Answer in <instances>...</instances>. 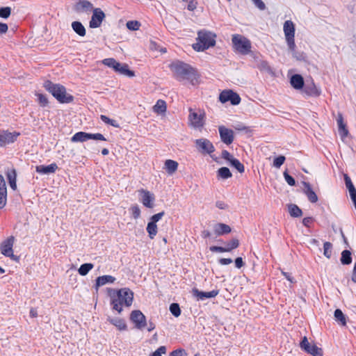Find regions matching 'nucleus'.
I'll return each instance as SVG.
<instances>
[{"instance_id": "nucleus-1", "label": "nucleus", "mask_w": 356, "mask_h": 356, "mask_svg": "<svg viewBox=\"0 0 356 356\" xmlns=\"http://www.w3.org/2000/svg\"><path fill=\"white\" fill-rule=\"evenodd\" d=\"M108 296L111 298V305L113 309L116 310L118 313L122 312V305L130 307L134 300V292L129 288L110 289Z\"/></svg>"}, {"instance_id": "nucleus-2", "label": "nucleus", "mask_w": 356, "mask_h": 356, "mask_svg": "<svg viewBox=\"0 0 356 356\" xmlns=\"http://www.w3.org/2000/svg\"><path fill=\"white\" fill-rule=\"evenodd\" d=\"M43 87L60 104H69L74 101V97L67 93L66 88L61 84L47 80L44 82Z\"/></svg>"}, {"instance_id": "nucleus-3", "label": "nucleus", "mask_w": 356, "mask_h": 356, "mask_svg": "<svg viewBox=\"0 0 356 356\" xmlns=\"http://www.w3.org/2000/svg\"><path fill=\"white\" fill-rule=\"evenodd\" d=\"M170 70L174 73L178 80L187 79L192 84H194V80H197V73L195 70L190 65L181 61H177L170 65Z\"/></svg>"}, {"instance_id": "nucleus-4", "label": "nucleus", "mask_w": 356, "mask_h": 356, "mask_svg": "<svg viewBox=\"0 0 356 356\" xmlns=\"http://www.w3.org/2000/svg\"><path fill=\"white\" fill-rule=\"evenodd\" d=\"M216 34L211 31L201 30L197 32V42L193 44V48L197 51H203L216 44Z\"/></svg>"}, {"instance_id": "nucleus-5", "label": "nucleus", "mask_w": 356, "mask_h": 356, "mask_svg": "<svg viewBox=\"0 0 356 356\" xmlns=\"http://www.w3.org/2000/svg\"><path fill=\"white\" fill-rule=\"evenodd\" d=\"M232 43L234 48L242 54H247L250 51L251 44L250 41L238 34L233 35Z\"/></svg>"}, {"instance_id": "nucleus-6", "label": "nucleus", "mask_w": 356, "mask_h": 356, "mask_svg": "<svg viewBox=\"0 0 356 356\" xmlns=\"http://www.w3.org/2000/svg\"><path fill=\"white\" fill-rule=\"evenodd\" d=\"M88 140H103L106 141V139L104 136L103 134L100 133L91 134L86 133L83 131H79L74 134V136L71 138V141L72 143H78V142H86Z\"/></svg>"}, {"instance_id": "nucleus-7", "label": "nucleus", "mask_w": 356, "mask_h": 356, "mask_svg": "<svg viewBox=\"0 0 356 356\" xmlns=\"http://www.w3.org/2000/svg\"><path fill=\"white\" fill-rule=\"evenodd\" d=\"M205 113L204 111H195L192 108H189L188 120L190 125L195 129H201L204 125Z\"/></svg>"}, {"instance_id": "nucleus-8", "label": "nucleus", "mask_w": 356, "mask_h": 356, "mask_svg": "<svg viewBox=\"0 0 356 356\" xmlns=\"http://www.w3.org/2000/svg\"><path fill=\"white\" fill-rule=\"evenodd\" d=\"M283 31L288 47L293 48L295 46V25L291 20L284 23Z\"/></svg>"}, {"instance_id": "nucleus-9", "label": "nucleus", "mask_w": 356, "mask_h": 356, "mask_svg": "<svg viewBox=\"0 0 356 356\" xmlns=\"http://www.w3.org/2000/svg\"><path fill=\"white\" fill-rule=\"evenodd\" d=\"M195 146L197 150L202 154L211 155L215 151L213 143L209 139L204 138L196 139Z\"/></svg>"}, {"instance_id": "nucleus-10", "label": "nucleus", "mask_w": 356, "mask_h": 356, "mask_svg": "<svg viewBox=\"0 0 356 356\" xmlns=\"http://www.w3.org/2000/svg\"><path fill=\"white\" fill-rule=\"evenodd\" d=\"M300 348L306 352L308 354H310L313 356H323V351L322 348L318 347L316 344H311L307 338V337H304L300 343Z\"/></svg>"}, {"instance_id": "nucleus-11", "label": "nucleus", "mask_w": 356, "mask_h": 356, "mask_svg": "<svg viewBox=\"0 0 356 356\" xmlns=\"http://www.w3.org/2000/svg\"><path fill=\"white\" fill-rule=\"evenodd\" d=\"M219 100L222 103L230 102L232 105H238L241 102V97L236 92L232 90H225L220 92Z\"/></svg>"}, {"instance_id": "nucleus-12", "label": "nucleus", "mask_w": 356, "mask_h": 356, "mask_svg": "<svg viewBox=\"0 0 356 356\" xmlns=\"http://www.w3.org/2000/svg\"><path fill=\"white\" fill-rule=\"evenodd\" d=\"M19 132H10L8 130H0V147H5L15 143L18 136Z\"/></svg>"}, {"instance_id": "nucleus-13", "label": "nucleus", "mask_w": 356, "mask_h": 356, "mask_svg": "<svg viewBox=\"0 0 356 356\" xmlns=\"http://www.w3.org/2000/svg\"><path fill=\"white\" fill-rule=\"evenodd\" d=\"M130 320L138 330H142L147 325L146 317L140 310L132 311Z\"/></svg>"}, {"instance_id": "nucleus-14", "label": "nucleus", "mask_w": 356, "mask_h": 356, "mask_svg": "<svg viewBox=\"0 0 356 356\" xmlns=\"http://www.w3.org/2000/svg\"><path fill=\"white\" fill-rule=\"evenodd\" d=\"M218 131L220 140L223 143L229 145L233 143L234 140V132L232 129L221 125L218 127Z\"/></svg>"}, {"instance_id": "nucleus-15", "label": "nucleus", "mask_w": 356, "mask_h": 356, "mask_svg": "<svg viewBox=\"0 0 356 356\" xmlns=\"http://www.w3.org/2000/svg\"><path fill=\"white\" fill-rule=\"evenodd\" d=\"M239 246V241L237 238H232L226 243L225 247L213 245L209 248L212 252H231L232 250Z\"/></svg>"}, {"instance_id": "nucleus-16", "label": "nucleus", "mask_w": 356, "mask_h": 356, "mask_svg": "<svg viewBox=\"0 0 356 356\" xmlns=\"http://www.w3.org/2000/svg\"><path fill=\"white\" fill-rule=\"evenodd\" d=\"M104 17L105 14L100 8H95L89 22L90 27L92 29L99 27Z\"/></svg>"}, {"instance_id": "nucleus-17", "label": "nucleus", "mask_w": 356, "mask_h": 356, "mask_svg": "<svg viewBox=\"0 0 356 356\" xmlns=\"http://www.w3.org/2000/svg\"><path fill=\"white\" fill-rule=\"evenodd\" d=\"M301 184L303 186L302 191L307 195V199L312 203H316L318 201V196L314 191L309 183L302 181Z\"/></svg>"}, {"instance_id": "nucleus-18", "label": "nucleus", "mask_w": 356, "mask_h": 356, "mask_svg": "<svg viewBox=\"0 0 356 356\" xmlns=\"http://www.w3.org/2000/svg\"><path fill=\"white\" fill-rule=\"evenodd\" d=\"M140 192L142 194L141 202L143 205L147 208H153L154 201V195L150 192L145 190H141Z\"/></svg>"}, {"instance_id": "nucleus-19", "label": "nucleus", "mask_w": 356, "mask_h": 356, "mask_svg": "<svg viewBox=\"0 0 356 356\" xmlns=\"http://www.w3.org/2000/svg\"><path fill=\"white\" fill-rule=\"evenodd\" d=\"M219 293L218 290H212L211 291L204 292L200 291L197 289H193V294L197 298L198 300H203L207 298H211L216 297Z\"/></svg>"}, {"instance_id": "nucleus-20", "label": "nucleus", "mask_w": 356, "mask_h": 356, "mask_svg": "<svg viewBox=\"0 0 356 356\" xmlns=\"http://www.w3.org/2000/svg\"><path fill=\"white\" fill-rule=\"evenodd\" d=\"M14 240V236H11L1 244L0 249L2 254L6 256L8 254L10 253V252H13Z\"/></svg>"}, {"instance_id": "nucleus-21", "label": "nucleus", "mask_w": 356, "mask_h": 356, "mask_svg": "<svg viewBox=\"0 0 356 356\" xmlns=\"http://www.w3.org/2000/svg\"><path fill=\"white\" fill-rule=\"evenodd\" d=\"M303 91L309 96L318 97L321 94V90L316 86L314 83H307L304 84Z\"/></svg>"}, {"instance_id": "nucleus-22", "label": "nucleus", "mask_w": 356, "mask_h": 356, "mask_svg": "<svg viewBox=\"0 0 356 356\" xmlns=\"http://www.w3.org/2000/svg\"><path fill=\"white\" fill-rule=\"evenodd\" d=\"M7 203V187L5 179H0V209L5 207Z\"/></svg>"}, {"instance_id": "nucleus-23", "label": "nucleus", "mask_w": 356, "mask_h": 356, "mask_svg": "<svg viewBox=\"0 0 356 356\" xmlns=\"http://www.w3.org/2000/svg\"><path fill=\"white\" fill-rule=\"evenodd\" d=\"M213 230L217 236H222L230 233L232 229L228 225L219 222L214 225Z\"/></svg>"}, {"instance_id": "nucleus-24", "label": "nucleus", "mask_w": 356, "mask_h": 356, "mask_svg": "<svg viewBox=\"0 0 356 356\" xmlns=\"http://www.w3.org/2000/svg\"><path fill=\"white\" fill-rule=\"evenodd\" d=\"M290 83L293 88L300 90L303 88L305 82L303 77L300 74H296L291 76Z\"/></svg>"}, {"instance_id": "nucleus-25", "label": "nucleus", "mask_w": 356, "mask_h": 356, "mask_svg": "<svg viewBox=\"0 0 356 356\" xmlns=\"http://www.w3.org/2000/svg\"><path fill=\"white\" fill-rule=\"evenodd\" d=\"M92 4L87 0H80L75 5V10L79 13L90 11Z\"/></svg>"}, {"instance_id": "nucleus-26", "label": "nucleus", "mask_w": 356, "mask_h": 356, "mask_svg": "<svg viewBox=\"0 0 356 356\" xmlns=\"http://www.w3.org/2000/svg\"><path fill=\"white\" fill-rule=\"evenodd\" d=\"M107 321L120 331L127 329V323L122 318L108 317Z\"/></svg>"}, {"instance_id": "nucleus-27", "label": "nucleus", "mask_w": 356, "mask_h": 356, "mask_svg": "<svg viewBox=\"0 0 356 356\" xmlns=\"http://www.w3.org/2000/svg\"><path fill=\"white\" fill-rule=\"evenodd\" d=\"M115 277L112 275H102L97 277L96 282H95V286L96 288H98L99 286H102L103 285H105L106 284L110 283L112 284L115 281Z\"/></svg>"}, {"instance_id": "nucleus-28", "label": "nucleus", "mask_w": 356, "mask_h": 356, "mask_svg": "<svg viewBox=\"0 0 356 356\" xmlns=\"http://www.w3.org/2000/svg\"><path fill=\"white\" fill-rule=\"evenodd\" d=\"M257 67L261 72H266L270 76H275V72L266 60H260L257 62Z\"/></svg>"}, {"instance_id": "nucleus-29", "label": "nucleus", "mask_w": 356, "mask_h": 356, "mask_svg": "<svg viewBox=\"0 0 356 356\" xmlns=\"http://www.w3.org/2000/svg\"><path fill=\"white\" fill-rule=\"evenodd\" d=\"M345 184L356 209V188L352 182V179H345Z\"/></svg>"}, {"instance_id": "nucleus-30", "label": "nucleus", "mask_w": 356, "mask_h": 356, "mask_svg": "<svg viewBox=\"0 0 356 356\" xmlns=\"http://www.w3.org/2000/svg\"><path fill=\"white\" fill-rule=\"evenodd\" d=\"M58 168L57 165L54 163L48 165H40L36 167V171L41 174H49L56 171Z\"/></svg>"}, {"instance_id": "nucleus-31", "label": "nucleus", "mask_w": 356, "mask_h": 356, "mask_svg": "<svg viewBox=\"0 0 356 356\" xmlns=\"http://www.w3.org/2000/svg\"><path fill=\"white\" fill-rule=\"evenodd\" d=\"M72 28L73 31L79 36L83 37L86 35V31L81 22L78 21L73 22L72 23Z\"/></svg>"}, {"instance_id": "nucleus-32", "label": "nucleus", "mask_w": 356, "mask_h": 356, "mask_svg": "<svg viewBox=\"0 0 356 356\" xmlns=\"http://www.w3.org/2000/svg\"><path fill=\"white\" fill-rule=\"evenodd\" d=\"M288 211L293 218H299L302 215V211L295 204H289L287 205Z\"/></svg>"}, {"instance_id": "nucleus-33", "label": "nucleus", "mask_w": 356, "mask_h": 356, "mask_svg": "<svg viewBox=\"0 0 356 356\" xmlns=\"http://www.w3.org/2000/svg\"><path fill=\"white\" fill-rule=\"evenodd\" d=\"M178 163L174 160L168 159L165 162V168L169 175H172L177 169Z\"/></svg>"}, {"instance_id": "nucleus-34", "label": "nucleus", "mask_w": 356, "mask_h": 356, "mask_svg": "<svg viewBox=\"0 0 356 356\" xmlns=\"http://www.w3.org/2000/svg\"><path fill=\"white\" fill-rule=\"evenodd\" d=\"M166 103L162 99H159L153 106V111L157 114H163L166 111Z\"/></svg>"}, {"instance_id": "nucleus-35", "label": "nucleus", "mask_w": 356, "mask_h": 356, "mask_svg": "<svg viewBox=\"0 0 356 356\" xmlns=\"http://www.w3.org/2000/svg\"><path fill=\"white\" fill-rule=\"evenodd\" d=\"M296 45L293 47V48L289 47V51L292 54V56L294 58H296L297 60L300 61H306L307 60V56L306 54L302 51H298L296 49Z\"/></svg>"}, {"instance_id": "nucleus-36", "label": "nucleus", "mask_w": 356, "mask_h": 356, "mask_svg": "<svg viewBox=\"0 0 356 356\" xmlns=\"http://www.w3.org/2000/svg\"><path fill=\"white\" fill-rule=\"evenodd\" d=\"M352 254L348 250H344L341 252L340 261L343 265H349L352 263Z\"/></svg>"}, {"instance_id": "nucleus-37", "label": "nucleus", "mask_w": 356, "mask_h": 356, "mask_svg": "<svg viewBox=\"0 0 356 356\" xmlns=\"http://www.w3.org/2000/svg\"><path fill=\"white\" fill-rule=\"evenodd\" d=\"M334 316L335 321L338 323H339L340 325H341L343 326L346 325V316L343 314V313L342 312V311L340 309H337L334 311Z\"/></svg>"}, {"instance_id": "nucleus-38", "label": "nucleus", "mask_w": 356, "mask_h": 356, "mask_svg": "<svg viewBox=\"0 0 356 356\" xmlns=\"http://www.w3.org/2000/svg\"><path fill=\"white\" fill-rule=\"evenodd\" d=\"M146 230L148 233L149 237L153 239L157 234L158 228L156 224L149 222L147 225Z\"/></svg>"}, {"instance_id": "nucleus-39", "label": "nucleus", "mask_w": 356, "mask_h": 356, "mask_svg": "<svg viewBox=\"0 0 356 356\" xmlns=\"http://www.w3.org/2000/svg\"><path fill=\"white\" fill-rule=\"evenodd\" d=\"M35 95L38 97L37 101L41 107H47L49 105V100L47 97L42 93L35 92Z\"/></svg>"}, {"instance_id": "nucleus-40", "label": "nucleus", "mask_w": 356, "mask_h": 356, "mask_svg": "<svg viewBox=\"0 0 356 356\" xmlns=\"http://www.w3.org/2000/svg\"><path fill=\"white\" fill-rule=\"evenodd\" d=\"M93 267H94V265L92 264L86 263V264L81 265V266L78 269V272L81 275L85 276L88 273V272L90 270H92L93 268Z\"/></svg>"}, {"instance_id": "nucleus-41", "label": "nucleus", "mask_w": 356, "mask_h": 356, "mask_svg": "<svg viewBox=\"0 0 356 356\" xmlns=\"http://www.w3.org/2000/svg\"><path fill=\"white\" fill-rule=\"evenodd\" d=\"M120 74L126 75L129 77H133L135 76V73L134 71L130 70L129 69V66L126 63H123L122 67L119 68V70L118 72Z\"/></svg>"}, {"instance_id": "nucleus-42", "label": "nucleus", "mask_w": 356, "mask_h": 356, "mask_svg": "<svg viewBox=\"0 0 356 356\" xmlns=\"http://www.w3.org/2000/svg\"><path fill=\"white\" fill-rule=\"evenodd\" d=\"M230 165L236 169L239 172H244V165L237 159L233 158L229 161Z\"/></svg>"}, {"instance_id": "nucleus-43", "label": "nucleus", "mask_w": 356, "mask_h": 356, "mask_svg": "<svg viewBox=\"0 0 356 356\" xmlns=\"http://www.w3.org/2000/svg\"><path fill=\"white\" fill-rule=\"evenodd\" d=\"M338 131L342 140L346 138L349 134L348 130L346 127V124L345 122L338 126Z\"/></svg>"}, {"instance_id": "nucleus-44", "label": "nucleus", "mask_w": 356, "mask_h": 356, "mask_svg": "<svg viewBox=\"0 0 356 356\" xmlns=\"http://www.w3.org/2000/svg\"><path fill=\"white\" fill-rule=\"evenodd\" d=\"M170 312L171 314L175 316L178 317L181 314V309L178 303L173 302L170 305Z\"/></svg>"}, {"instance_id": "nucleus-45", "label": "nucleus", "mask_w": 356, "mask_h": 356, "mask_svg": "<svg viewBox=\"0 0 356 356\" xmlns=\"http://www.w3.org/2000/svg\"><path fill=\"white\" fill-rule=\"evenodd\" d=\"M332 244L330 242H325L323 244V254L327 259L332 256Z\"/></svg>"}, {"instance_id": "nucleus-46", "label": "nucleus", "mask_w": 356, "mask_h": 356, "mask_svg": "<svg viewBox=\"0 0 356 356\" xmlns=\"http://www.w3.org/2000/svg\"><path fill=\"white\" fill-rule=\"evenodd\" d=\"M218 176L221 178H229L232 177V173L228 168L222 167L218 171Z\"/></svg>"}, {"instance_id": "nucleus-47", "label": "nucleus", "mask_w": 356, "mask_h": 356, "mask_svg": "<svg viewBox=\"0 0 356 356\" xmlns=\"http://www.w3.org/2000/svg\"><path fill=\"white\" fill-rule=\"evenodd\" d=\"M100 119L106 124H110L114 127H119V124L117 123V122L115 120H113V119H111L109 118L108 117L104 115H100Z\"/></svg>"}, {"instance_id": "nucleus-48", "label": "nucleus", "mask_w": 356, "mask_h": 356, "mask_svg": "<svg viewBox=\"0 0 356 356\" xmlns=\"http://www.w3.org/2000/svg\"><path fill=\"white\" fill-rule=\"evenodd\" d=\"M11 14V8L10 7H2L0 8V17L3 19H7L10 17Z\"/></svg>"}, {"instance_id": "nucleus-49", "label": "nucleus", "mask_w": 356, "mask_h": 356, "mask_svg": "<svg viewBox=\"0 0 356 356\" xmlns=\"http://www.w3.org/2000/svg\"><path fill=\"white\" fill-rule=\"evenodd\" d=\"M130 211L134 219H138L140 216V209L137 204L131 206Z\"/></svg>"}, {"instance_id": "nucleus-50", "label": "nucleus", "mask_w": 356, "mask_h": 356, "mask_svg": "<svg viewBox=\"0 0 356 356\" xmlns=\"http://www.w3.org/2000/svg\"><path fill=\"white\" fill-rule=\"evenodd\" d=\"M140 24L138 21H129L127 22V27L131 31H137L139 29Z\"/></svg>"}, {"instance_id": "nucleus-51", "label": "nucleus", "mask_w": 356, "mask_h": 356, "mask_svg": "<svg viewBox=\"0 0 356 356\" xmlns=\"http://www.w3.org/2000/svg\"><path fill=\"white\" fill-rule=\"evenodd\" d=\"M4 172L6 178H16L17 177L15 169L13 167H8L5 169Z\"/></svg>"}, {"instance_id": "nucleus-52", "label": "nucleus", "mask_w": 356, "mask_h": 356, "mask_svg": "<svg viewBox=\"0 0 356 356\" xmlns=\"http://www.w3.org/2000/svg\"><path fill=\"white\" fill-rule=\"evenodd\" d=\"M115 63L116 60L113 58H105L102 60V63L104 65L108 66L112 69L114 68Z\"/></svg>"}, {"instance_id": "nucleus-53", "label": "nucleus", "mask_w": 356, "mask_h": 356, "mask_svg": "<svg viewBox=\"0 0 356 356\" xmlns=\"http://www.w3.org/2000/svg\"><path fill=\"white\" fill-rule=\"evenodd\" d=\"M285 157L284 156H279L273 161V165L276 168H280L284 162Z\"/></svg>"}, {"instance_id": "nucleus-54", "label": "nucleus", "mask_w": 356, "mask_h": 356, "mask_svg": "<svg viewBox=\"0 0 356 356\" xmlns=\"http://www.w3.org/2000/svg\"><path fill=\"white\" fill-rule=\"evenodd\" d=\"M164 215H165V212L164 211H161V212H159V213H158L156 214H154V215H153L150 218V222L156 224V222L159 220H160Z\"/></svg>"}, {"instance_id": "nucleus-55", "label": "nucleus", "mask_w": 356, "mask_h": 356, "mask_svg": "<svg viewBox=\"0 0 356 356\" xmlns=\"http://www.w3.org/2000/svg\"><path fill=\"white\" fill-rule=\"evenodd\" d=\"M170 356H187V353L184 349H177L170 353Z\"/></svg>"}, {"instance_id": "nucleus-56", "label": "nucleus", "mask_w": 356, "mask_h": 356, "mask_svg": "<svg viewBox=\"0 0 356 356\" xmlns=\"http://www.w3.org/2000/svg\"><path fill=\"white\" fill-rule=\"evenodd\" d=\"M166 348L164 346H160L157 350H156L151 356H162V354H165Z\"/></svg>"}, {"instance_id": "nucleus-57", "label": "nucleus", "mask_w": 356, "mask_h": 356, "mask_svg": "<svg viewBox=\"0 0 356 356\" xmlns=\"http://www.w3.org/2000/svg\"><path fill=\"white\" fill-rule=\"evenodd\" d=\"M254 6L261 10L266 9V5L262 0H252Z\"/></svg>"}, {"instance_id": "nucleus-58", "label": "nucleus", "mask_w": 356, "mask_h": 356, "mask_svg": "<svg viewBox=\"0 0 356 356\" xmlns=\"http://www.w3.org/2000/svg\"><path fill=\"white\" fill-rule=\"evenodd\" d=\"M221 156L222 159L228 161L229 162L230 160H232L234 157L232 155L230 154V153L227 150H222L221 153Z\"/></svg>"}, {"instance_id": "nucleus-59", "label": "nucleus", "mask_w": 356, "mask_h": 356, "mask_svg": "<svg viewBox=\"0 0 356 356\" xmlns=\"http://www.w3.org/2000/svg\"><path fill=\"white\" fill-rule=\"evenodd\" d=\"M244 266H245V263H244L242 257H239L236 258V259H235V266L237 268H242Z\"/></svg>"}, {"instance_id": "nucleus-60", "label": "nucleus", "mask_w": 356, "mask_h": 356, "mask_svg": "<svg viewBox=\"0 0 356 356\" xmlns=\"http://www.w3.org/2000/svg\"><path fill=\"white\" fill-rule=\"evenodd\" d=\"M312 222L313 218L312 217H305L302 219V224L304 226L307 227H309Z\"/></svg>"}, {"instance_id": "nucleus-61", "label": "nucleus", "mask_w": 356, "mask_h": 356, "mask_svg": "<svg viewBox=\"0 0 356 356\" xmlns=\"http://www.w3.org/2000/svg\"><path fill=\"white\" fill-rule=\"evenodd\" d=\"M282 272V274L285 277V278L289 281L291 283H293L295 282V280L294 278L293 277V276L291 275V273H286V272H284L283 270L281 271Z\"/></svg>"}, {"instance_id": "nucleus-62", "label": "nucleus", "mask_w": 356, "mask_h": 356, "mask_svg": "<svg viewBox=\"0 0 356 356\" xmlns=\"http://www.w3.org/2000/svg\"><path fill=\"white\" fill-rule=\"evenodd\" d=\"M218 263L221 265H228L232 263V259L230 258H222L218 260Z\"/></svg>"}, {"instance_id": "nucleus-63", "label": "nucleus", "mask_w": 356, "mask_h": 356, "mask_svg": "<svg viewBox=\"0 0 356 356\" xmlns=\"http://www.w3.org/2000/svg\"><path fill=\"white\" fill-rule=\"evenodd\" d=\"M216 206L220 209H226L228 207L227 204L222 201H217Z\"/></svg>"}, {"instance_id": "nucleus-64", "label": "nucleus", "mask_w": 356, "mask_h": 356, "mask_svg": "<svg viewBox=\"0 0 356 356\" xmlns=\"http://www.w3.org/2000/svg\"><path fill=\"white\" fill-rule=\"evenodd\" d=\"M8 25L5 23L0 22V34L6 33L8 31Z\"/></svg>"}]
</instances>
